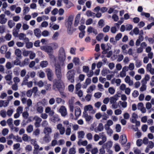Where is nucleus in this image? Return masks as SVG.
I'll return each mask as SVG.
<instances>
[{
    "label": "nucleus",
    "mask_w": 154,
    "mask_h": 154,
    "mask_svg": "<svg viewBox=\"0 0 154 154\" xmlns=\"http://www.w3.org/2000/svg\"><path fill=\"white\" fill-rule=\"evenodd\" d=\"M32 93V91L31 90H29L27 91L26 94L27 97H31Z\"/></svg>",
    "instance_id": "3c124183"
},
{
    "label": "nucleus",
    "mask_w": 154,
    "mask_h": 154,
    "mask_svg": "<svg viewBox=\"0 0 154 154\" xmlns=\"http://www.w3.org/2000/svg\"><path fill=\"white\" fill-rule=\"evenodd\" d=\"M55 74L57 80H61L62 78L61 67L59 63L55 64Z\"/></svg>",
    "instance_id": "f03ea898"
},
{
    "label": "nucleus",
    "mask_w": 154,
    "mask_h": 154,
    "mask_svg": "<svg viewBox=\"0 0 154 154\" xmlns=\"http://www.w3.org/2000/svg\"><path fill=\"white\" fill-rule=\"evenodd\" d=\"M76 153L75 148L73 147L70 148L69 151V154H75Z\"/></svg>",
    "instance_id": "473e14b6"
},
{
    "label": "nucleus",
    "mask_w": 154,
    "mask_h": 154,
    "mask_svg": "<svg viewBox=\"0 0 154 154\" xmlns=\"http://www.w3.org/2000/svg\"><path fill=\"white\" fill-rule=\"evenodd\" d=\"M80 18V14H77L75 18V21L74 24L75 26L76 27L78 26Z\"/></svg>",
    "instance_id": "2eb2a0df"
},
{
    "label": "nucleus",
    "mask_w": 154,
    "mask_h": 154,
    "mask_svg": "<svg viewBox=\"0 0 154 154\" xmlns=\"http://www.w3.org/2000/svg\"><path fill=\"white\" fill-rule=\"evenodd\" d=\"M133 32L136 35H137L139 33V30L138 28L136 27L134 29Z\"/></svg>",
    "instance_id": "338daca9"
},
{
    "label": "nucleus",
    "mask_w": 154,
    "mask_h": 154,
    "mask_svg": "<svg viewBox=\"0 0 154 154\" xmlns=\"http://www.w3.org/2000/svg\"><path fill=\"white\" fill-rule=\"evenodd\" d=\"M37 111L39 113H42L43 112V107L42 106H38L36 109Z\"/></svg>",
    "instance_id": "e433bc0d"
},
{
    "label": "nucleus",
    "mask_w": 154,
    "mask_h": 154,
    "mask_svg": "<svg viewBox=\"0 0 154 154\" xmlns=\"http://www.w3.org/2000/svg\"><path fill=\"white\" fill-rule=\"evenodd\" d=\"M112 146V142L111 141H108L106 143L102 146V148L109 149Z\"/></svg>",
    "instance_id": "9d476101"
},
{
    "label": "nucleus",
    "mask_w": 154,
    "mask_h": 154,
    "mask_svg": "<svg viewBox=\"0 0 154 154\" xmlns=\"http://www.w3.org/2000/svg\"><path fill=\"white\" fill-rule=\"evenodd\" d=\"M98 152V150L97 148H94L91 151L92 154H96Z\"/></svg>",
    "instance_id": "774afa93"
},
{
    "label": "nucleus",
    "mask_w": 154,
    "mask_h": 154,
    "mask_svg": "<svg viewBox=\"0 0 154 154\" xmlns=\"http://www.w3.org/2000/svg\"><path fill=\"white\" fill-rule=\"evenodd\" d=\"M76 71L75 70L72 69L69 70L67 73V75L69 76H72L75 77L74 75L75 74Z\"/></svg>",
    "instance_id": "aec40b11"
},
{
    "label": "nucleus",
    "mask_w": 154,
    "mask_h": 154,
    "mask_svg": "<svg viewBox=\"0 0 154 154\" xmlns=\"http://www.w3.org/2000/svg\"><path fill=\"white\" fill-rule=\"evenodd\" d=\"M59 59L60 61H64L66 59L65 51L63 48H60L59 51Z\"/></svg>",
    "instance_id": "7ed1b4c3"
},
{
    "label": "nucleus",
    "mask_w": 154,
    "mask_h": 154,
    "mask_svg": "<svg viewBox=\"0 0 154 154\" xmlns=\"http://www.w3.org/2000/svg\"><path fill=\"white\" fill-rule=\"evenodd\" d=\"M8 130L7 128L4 129L2 132V133L3 136H5L8 134Z\"/></svg>",
    "instance_id": "c03bdc74"
},
{
    "label": "nucleus",
    "mask_w": 154,
    "mask_h": 154,
    "mask_svg": "<svg viewBox=\"0 0 154 154\" xmlns=\"http://www.w3.org/2000/svg\"><path fill=\"white\" fill-rule=\"evenodd\" d=\"M29 58H25L24 61L21 63L20 67H23L24 66L27 65L29 64Z\"/></svg>",
    "instance_id": "412c9836"
},
{
    "label": "nucleus",
    "mask_w": 154,
    "mask_h": 154,
    "mask_svg": "<svg viewBox=\"0 0 154 154\" xmlns=\"http://www.w3.org/2000/svg\"><path fill=\"white\" fill-rule=\"evenodd\" d=\"M49 35L48 32L46 30L43 31L42 32V35L45 37L48 36Z\"/></svg>",
    "instance_id": "680f3d73"
},
{
    "label": "nucleus",
    "mask_w": 154,
    "mask_h": 154,
    "mask_svg": "<svg viewBox=\"0 0 154 154\" xmlns=\"http://www.w3.org/2000/svg\"><path fill=\"white\" fill-rule=\"evenodd\" d=\"M133 28V26L131 24H127L126 25V30L127 31H130Z\"/></svg>",
    "instance_id": "49530a36"
},
{
    "label": "nucleus",
    "mask_w": 154,
    "mask_h": 154,
    "mask_svg": "<svg viewBox=\"0 0 154 154\" xmlns=\"http://www.w3.org/2000/svg\"><path fill=\"white\" fill-rule=\"evenodd\" d=\"M93 108L92 106L91 105L85 106L84 108V112H87L88 110L90 111H91L92 110Z\"/></svg>",
    "instance_id": "5701e85b"
},
{
    "label": "nucleus",
    "mask_w": 154,
    "mask_h": 154,
    "mask_svg": "<svg viewBox=\"0 0 154 154\" xmlns=\"http://www.w3.org/2000/svg\"><path fill=\"white\" fill-rule=\"evenodd\" d=\"M75 116L76 117V118L75 120H76L77 118L81 115V110L80 108L78 106L75 107Z\"/></svg>",
    "instance_id": "1a4fd4ad"
},
{
    "label": "nucleus",
    "mask_w": 154,
    "mask_h": 154,
    "mask_svg": "<svg viewBox=\"0 0 154 154\" xmlns=\"http://www.w3.org/2000/svg\"><path fill=\"white\" fill-rule=\"evenodd\" d=\"M145 23L143 21H141L139 23H138L137 26H138L139 28H140L143 27L145 26Z\"/></svg>",
    "instance_id": "864d4df0"
},
{
    "label": "nucleus",
    "mask_w": 154,
    "mask_h": 154,
    "mask_svg": "<svg viewBox=\"0 0 154 154\" xmlns=\"http://www.w3.org/2000/svg\"><path fill=\"white\" fill-rule=\"evenodd\" d=\"M141 15L142 16H145L146 17L149 18L150 16V14L149 13H145V12H142Z\"/></svg>",
    "instance_id": "4d7b16f0"
},
{
    "label": "nucleus",
    "mask_w": 154,
    "mask_h": 154,
    "mask_svg": "<svg viewBox=\"0 0 154 154\" xmlns=\"http://www.w3.org/2000/svg\"><path fill=\"white\" fill-rule=\"evenodd\" d=\"M122 34L121 33H119L115 37V39L116 41H119L122 37Z\"/></svg>",
    "instance_id": "37998d69"
},
{
    "label": "nucleus",
    "mask_w": 154,
    "mask_h": 154,
    "mask_svg": "<svg viewBox=\"0 0 154 154\" xmlns=\"http://www.w3.org/2000/svg\"><path fill=\"white\" fill-rule=\"evenodd\" d=\"M15 54L20 59H21L22 52L19 49H17L15 50Z\"/></svg>",
    "instance_id": "a211bd4d"
},
{
    "label": "nucleus",
    "mask_w": 154,
    "mask_h": 154,
    "mask_svg": "<svg viewBox=\"0 0 154 154\" xmlns=\"http://www.w3.org/2000/svg\"><path fill=\"white\" fill-rule=\"evenodd\" d=\"M26 37V35L23 33H20L19 35V38L20 40H23Z\"/></svg>",
    "instance_id": "09e8293b"
},
{
    "label": "nucleus",
    "mask_w": 154,
    "mask_h": 154,
    "mask_svg": "<svg viewBox=\"0 0 154 154\" xmlns=\"http://www.w3.org/2000/svg\"><path fill=\"white\" fill-rule=\"evenodd\" d=\"M83 117L85 118L87 122H89L92 118L91 116L88 115L87 112H83Z\"/></svg>",
    "instance_id": "4468645a"
},
{
    "label": "nucleus",
    "mask_w": 154,
    "mask_h": 154,
    "mask_svg": "<svg viewBox=\"0 0 154 154\" xmlns=\"http://www.w3.org/2000/svg\"><path fill=\"white\" fill-rule=\"evenodd\" d=\"M40 48L42 50L47 52L48 54L53 53V49L51 46H42Z\"/></svg>",
    "instance_id": "39448f33"
},
{
    "label": "nucleus",
    "mask_w": 154,
    "mask_h": 154,
    "mask_svg": "<svg viewBox=\"0 0 154 154\" xmlns=\"http://www.w3.org/2000/svg\"><path fill=\"white\" fill-rule=\"evenodd\" d=\"M41 33V31L39 29H35L34 30L35 35L38 38L40 37Z\"/></svg>",
    "instance_id": "f3484780"
},
{
    "label": "nucleus",
    "mask_w": 154,
    "mask_h": 154,
    "mask_svg": "<svg viewBox=\"0 0 154 154\" xmlns=\"http://www.w3.org/2000/svg\"><path fill=\"white\" fill-rule=\"evenodd\" d=\"M5 66L6 68L8 69H11L12 67L11 63L10 62H7ZM13 67H14V65L13 66Z\"/></svg>",
    "instance_id": "de8ad7c7"
},
{
    "label": "nucleus",
    "mask_w": 154,
    "mask_h": 154,
    "mask_svg": "<svg viewBox=\"0 0 154 154\" xmlns=\"http://www.w3.org/2000/svg\"><path fill=\"white\" fill-rule=\"evenodd\" d=\"M86 15L88 17L92 16L93 14L94 15L95 14V13L93 12H92L91 11L88 10L86 11Z\"/></svg>",
    "instance_id": "603ef678"
},
{
    "label": "nucleus",
    "mask_w": 154,
    "mask_h": 154,
    "mask_svg": "<svg viewBox=\"0 0 154 154\" xmlns=\"http://www.w3.org/2000/svg\"><path fill=\"white\" fill-rule=\"evenodd\" d=\"M44 132L45 134H49L51 132V128L49 127L45 128Z\"/></svg>",
    "instance_id": "cd10ccee"
},
{
    "label": "nucleus",
    "mask_w": 154,
    "mask_h": 154,
    "mask_svg": "<svg viewBox=\"0 0 154 154\" xmlns=\"http://www.w3.org/2000/svg\"><path fill=\"white\" fill-rule=\"evenodd\" d=\"M120 140H119L120 143L122 145H124L127 142V139L126 136L125 134L124 135H121L120 137Z\"/></svg>",
    "instance_id": "0eeeda50"
},
{
    "label": "nucleus",
    "mask_w": 154,
    "mask_h": 154,
    "mask_svg": "<svg viewBox=\"0 0 154 154\" xmlns=\"http://www.w3.org/2000/svg\"><path fill=\"white\" fill-rule=\"evenodd\" d=\"M25 149L26 151H32V147L31 145H27L26 146Z\"/></svg>",
    "instance_id": "bf43d9fd"
},
{
    "label": "nucleus",
    "mask_w": 154,
    "mask_h": 154,
    "mask_svg": "<svg viewBox=\"0 0 154 154\" xmlns=\"http://www.w3.org/2000/svg\"><path fill=\"white\" fill-rule=\"evenodd\" d=\"M7 122L11 129H13L14 125L13 124V119L11 118L8 119Z\"/></svg>",
    "instance_id": "6ab92c4d"
},
{
    "label": "nucleus",
    "mask_w": 154,
    "mask_h": 154,
    "mask_svg": "<svg viewBox=\"0 0 154 154\" xmlns=\"http://www.w3.org/2000/svg\"><path fill=\"white\" fill-rule=\"evenodd\" d=\"M108 91L109 93L111 94H113L115 92V89L112 87H110L108 89Z\"/></svg>",
    "instance_id": "5fc2aeb1"
},
{
    "label": "nucleus",
    "mask_w": 154,
    "mask_h": 154,
    "mask_svg": "<svg viewBox=\"0 0 154 154\" xmlns=\"http://www.w3.org/2000/svg\"><path fill=\"white\" fill-rule=\"evenodd\" d=\"M51 121L54 123L60 121V119L57 115L53 116L51 118Z\"/></svg>",
    "instance_id": "ddd939ff"
},
{
    "label": "nucleus",
    "mask_w": 154,
    "mask_h": 154,
    "mask_svg": "<svg viewBox=\"0 0 154 154\" xmlns=\"http://www.w3.org/2000/svg\"><path fill=\"white\" fill-rule=\"evenodd\" d=\"M78 137L79 138H83L85 135L84 132L83 131H81L78 132Z\"/></svg>",
    "instance_id": "c756f323"
},
{
    "label": "nucleus",
    "mask_w": 154,
    "mask_h": 154,
    "mask_svg": "<svg viewBox=\"0 0 154 154\" xmlns=\"http://www.w3.org/2000/svg\"><path fill=\"white\" fill-rule=\"evenodd\" d=\"M118 96L117 94L114 95L113 97H110V102L111 104H114L118 100Z\"/></svg>",
    "instance_id": "9b49d317"
},
{
    "label": "nucleus",
    "mask_w": 154,
    "mask_h": 154,
    "mask_svg": "<svg viewBox=\"0 0 154 154\" xmlns=\"http://www.w3.org/2000/svg\"><path fill=\"white\" fill-rule=\"evenodd\" d=\"M104 21L103 19H100L98 22V24L100 27L102 28L104 25Z\"/></svg>",
    "instance_id": "c85d7f7f"
},
{
    "label": "nucleus",
    "mask_w": 154,
    "mask_h": 154,
    "mask_svg": "<svg viewBox=\"0 0 154 154\" xmlns=\"http://www.w3.org/2000/svg\"><path fill=\"white\" fill-rule=\"evenodd\" d=\"M43 140L46 143H49L51 140V137L49 134H46L43 138Z\"/></svg>",
    "instance_id": "4be33fe9"
},
{
    "label": "nucleus",
    "mask_w": 154,
    "mask_h": 154,
    "mask_svg": "<svg viewBox=\"0 0 154 154\" xmlns=\"http://www.w3.org/2000/svg\"><path fill=\"white\" fill-rule=\"evenodd\" d=\"M48 64V63L47 61H43L40 63V65L42 68L46 67Z\"/></svg>",
    "instance_id": "393cba45"
},
{
    "label": "nucleus",
    "mask_w": 154,
    "mask_h": 154,
    "mask_svg": "<svg viewBox=\"0 0 154 154\" xmlns=\"http://www.w3.org/2000/svg\"><path fill=\"white\" fill-rule=\"evenodd\" d=\"M71 129L70 127H69V126H68L66 130V134L67 135H69L71 133Z\"/></svg>",
    "instance_id": "79ce46f5"
},
{
    "label": "nucleus",
    "mask_w": 154,
    "mask_h": 154,
    "mask_svg": "<svg viewBox=\"0 0 154 154\" xmlns=\"http://www.w3.org/2000/svg\"><path fill=\"white\" fill-rule=\"evenodd\" d=\"M102 93L100 92H97L95 93L94 96L97 98H100L101 96Z\"/></svg>",
    "instance_id": "13d9d810"
},
{
    "label": "nucleus",
    "mask_w": 154,
    "mask_h": 154,
    "mask_svg": "<svg viewBox=\"0 0 154 154\" xmlns=\"http://www.w3.org/2000/svg\"><path fill=\"white\" fill-rule=\"evenodd\" d=\"M72 61L75 66L79 65L80 64V60L79 58L78 57H74L72 60Z\"/></svg>",
    "instance_id": "b1692460"
},
{
    "label": "nucleus",
    "mask_w": 154,
    "mask_h": 154,
    "mask_svg": "<svg viewBox=\"0 0 154 154\" xmlns=\"http://www.w3.org/2000/svg\"><path fill=\"white\" fill-rule=\"evenodd\" d=\"M102 116H103L104 117L103 118L102 120H101V122H102V120H106L107 119L109 118V116L105 112H103V114L102 115Z\"/></svg>",
    "instance_id": "6e6d98bb"
},
{
    "label": "nucleus",
    "mask_w": 154,
    "mask_h": 154,
    "mask_svg": "<svg viewBox=\"0 0 154 154\" xmlns=\"http://www.w3.org/2000/svg\"><path fill=\"white\" fill-rule=\"evenodd\" d=\"M60 80L54 79L53 82V86H55L59 91H64V86L62 83L60 82Z\"/></svg>",
    "instance_id": "f257e3e1"
},
{
    "label": "nucleus",
    "mask_w": 154,
    "mask_h": 154,
    "mask_svg": "<svg viewBox=\"0 0 154 154\" xmlns=\"http://www.w3.org/2000/svg\"><path fill=\"white\" fill-rule=\"evenodd\" d=\"M89 70V68L88 66H83V71L85 73H88Z\"/></svg>",
    "instance_id": "ea45409f"
},
{
    "label": "nucleus",
    "mask_w": 154,
    "mask_h": 154,
    "mask_svg": "<svg viewBox=\"0 0 154 154\" xmlns=\"http://www.w3.org/2000/svg\"><path fill=\"white\" fill-rule=\"evenodd\" d=\"M33 129V126L30 125L27 127L26 131L28 133H30L32 131Z\"/></svg>",
    "instance_id": "72a5a7b5"
},
{
    "label": "nucleus",
    "mask_w": 154,
    "mask_h": 154,
    "mask_svg": "<svg viewBox=\"0 0 154 154\" xmlns=\"http://www.w3.org/2000/svg\"><path fill=\"white\" fill-rule=\"evenodd\" d=\"M67 77L68 80L71 83H73L74 82L75 77L67 75Z\"/></svg>",
    "instance_id": "58836bf2"
},
{
    "label": "nucleus",
    "mask_w": 154,
    "mask_h": 154,
    "mask_svg": "<svg viewBox=\"0 0 154 154\" xmlns=\"http://www.w3.org/2000/svg\"><path fill=\"white\" fill-rule=\"evenodd\" d=\"M142 65V62L139 60H137L136 61L135 66L136 67L139 68Z\"/></svg>",
    "instance_id": "4c0bfd02"
},
{
    "label": "nucleus",
    "mask_w": 154,
    "mask_h": 154,
    "mask_svg": "<svg viewBox=\"0 0 154 154\" xmlns=\"http://www.w3.org/2000/svg\"><path fill=\"white\" fill-rule=\"evenodd\" d=\"M29 116V113L26 111L23 112L22 113V116L25 119H27Z\"/></svg>",
    "instance_id": "a19ab883"
},
{
    "label": "nucleus",
    "mask_w": 154,
    "mask_h": 154,
    "mask_svg": "<svg viewBox=\"0 0 154 154\" xmlns=\"http://www.w3.org/2000/svg\"><path fill=\"white\" fill-rule=\"evenodd\" d=\"M93 22V20L90 18L87 20L86 21V25H89L91 24Z\"/></svg>",
    "instance_id": "052dcab7"
},
{
    "label": "nucleus",
    "mask_w": 154,
    "mask_h": 154,
    "mask_svg": "<svg viewBox=\"0 0 154 154\" xmlns=\"http://www.w3.org/2000/svg\"><path fill=\"white\" fill-rule=\"evenodd\" d=\"M59 111L63 116L65 117L67 115L66 109L64 106H62L61 107Z\"/></svg>",
    "instance_id": "423d86ee"
},
{
    "label": "nucleus",
    "mask_w": 154,
    "mask_h": 154,
    "mask_svg": "<svg viewBox=\"0 0 154 154\" xmlns=\"http://www.w3.org/2000/svg\"><path fill=\"white\" fill-rule=\"evenodd\" d=\"M139 95L138 91L136 90H134L132 94L133 96L134 97H137Z\"/></svg>",
    "instance_id": "69168bd1"
},
{
    "label": "nucleus",
    "mask_w": 154,
    "mask_h": 154,
    "mask_svg": "<svg viewBox=\"0 0 154 154\" xmlns=\"http://www.w3.org/2000/svg\"><path fill=\"white\" fill-rule=\"evenodd\" d=\"M108 10V8L106 7H103L100 8V11L102 13L106 12Z\"/></svg>",
    "instance_id": "0e129e2a"
},
{
    "label": "nucleus",
    "mask_w": 154,
    "mask_h": 154,
    "mask_svg": "<svg viewBox=\"0 0 154 154\" xmlns=\"http://www.w3.org/2000/svg\"><path fill=\"white\" fill-rule=\"evenodd\" d=\"M33 119H35L36 121V122L39 123H40L42 121V119L37 116H35L34 117Z\"/></svg>",
    "instance_id": "a18cd8bd"
},
{
    "label": "nucleus",
    "mask_w": 154,
    "mask_h": 154,
    "mask_svg": "<svg viewBox=\"0 0 154 154\" xmlns=\"http://www.w3.org/2000/svg\"><path fill=\"white\" fill-rule=\"evenodd\" d=\"M141 82L142 83V85L140 88V90L141 91H143L146 89V85L147 83V82L144 81V80L142 79L141 80Z\"/></svg>",
    "instance_id": "f8f14e48"
},
{
    "label": "nucleus",
    "mask_w": 154,
    "mask_h": 154,
    "mask_svg": "<svg viewBox=\"0 0 154 154\" xmlns=\"http://www.w3.org/2000/svg\"><path fill=\"white\" fill-rule=\"evenodd\" d=\"M6 112L4 110H2L0 111V115L3 118H5L6 116Z\"/></svg>",
    "instance_id": "c9c22d12"
},
{
    "label": "nucleus",
    "mask_w": 154,
    "mask_h": 154,
    "mask_svg": "<svg viewBox=\"0 0 154 154\" xmlns=\"http://www.w3.org/2000/svg\"><path fill=\"white\" fill-rule=\"evenodd\" d=\"M15 23L13 22L11 20H10L8 21V25L10 28H12L14 26H15Z\"/></svg>",
    "instance_id": "a878e982"
},
{
    "label": "nucleus",
    "mask_w": 154,
    "mask_h": 154,
    "mask_svg": "<svg viewBox=\"0 0 154 154\" xmlns=\"http://www.w3.org/2000/svg\"><path fill=\"white\" fill-rule=\"evenodd\" d=\"M110 27L108 25H106L105 27L103 28V31L105 32H107L109 31Z\"/></svg>",
    "instance_id": "f704fd0d"
},
{
    "label": "nucleus",
    "mask_w": 154,
    "mask_h": 154,
    "mask_svg": "<svg viewBox=\"0 0 154 154\" xmlns=\"http://www.w3.org/2000/svg\"><path fill=\"white\" fill-rule=\"evenodd\" d=\"M33 43L32 42H28L26 43V47L27 48H31L32 47Z\"/></svg>",
    "instance_id": "8fccbe9b"
},
{
    "label": "nucleus",
    "mask_w": 154,
    "mask_h": 154,
    "mask_svg": "<svg viewBox=\"0 0 154 154\" xmlns=\"http://www.w3.org/2000/svg\"><path fill=\"white\" fill-rule=\"evenodd\" d=\"M21 63L20 61L16 57V59L14 62V65H19L20 66Z\"/></svg>",
    "instance_id": "bb28decb"
},
{
    "label": "nucleus",
    "mask_w": 154,
    "mask_h": 154,
    "mask_svg": "<svg viewBox=\"0 0 154 154\" xmlns=\"http://www.w3.org/2000/svg\"><path fill=\"white\" fill-rule=\"evenodd\" d=\"M103 37V34L102 33L98 34L96 37V39L98 41H100Z\"/></svg>",
    "instance_id": "7c9ffc66"
},
{
    "label": "nucleus",
    "mask_w": 154,
    "mask_h": 154,
    "mask_svg": "<svg viewBox=\"0 0 154 154\" xmlns=\"http://www.w3.org/2000/svg\"><path fill=\"white\" fill-rule=\"evenodd\" d=\"M5 16L3 14L0 15V23L2 24H5L7 21V18L5 17Z\"/></svg>",
    "instance_id": "6e6552de"
},
{
    "label": "nucleus",
    "mask_w": 154,
    "mask_h": 154,
    "mask_svg": "<svg viewBox=\"0 0 154 154\" xmlns=\"http://www.w3.org/2000/svg\"><path fill=\"white\" fill-rule=\"evenodd\" d=\"M121 125L119 124H117L116 125V131L117 132H119L121 130Z\"/></svg>",
    "instance_id": "e2e57ef3"
},
{
    "label": "nucleus",
    "mask_w": 154,
    "mask_h": 154,
    "mask_svg": "<svg viewBox=\"0 0 154 154\" xmlns=\"http://www.w3.org/2000/svg\"><path fill=\"white\" fill-rule=\"evenodd\" d=\"M45 72L48 80L50 81H52L53 79L54 76L52 70L49 68H47L45 69Z\"/></svg>",
    "instance_id": "20e7f679"
},
{
    "label": "nucleus",
    "mask_w": 154,
    "mask_h": 154,
    "mask_svg": "<svg viewBox=\"0 0 154 154\" xmlns=\"http://www.w3.org/2000/svg\"><path fill=\"white\" fill-rule=\"evenodd\" d=\"M5 25H2L0 26V33L3 34L5 32Z\"/></svg>",
    "instance_id": "2f4dec72"
},
{
    "label": "nucleus",
    "mask_w": 154,
    "mask_h": 154,
    "mask_svg": "<svg viewBox=\"0 0 154 154\" xmlns=\"http://www.w3.org/2000/svg\"><path fill=\"white\" fill-rule=\"evenodd\" d=\"M104 129L102 123H100L98 126L97 128H96L94 131L96 132H97L98 131H100L103 130Z\"/></svg>",
    "instance_id": "dca6fc26"
}]
</instances>
